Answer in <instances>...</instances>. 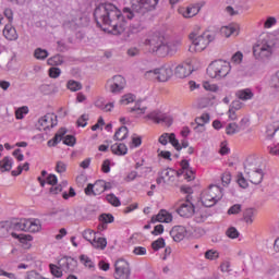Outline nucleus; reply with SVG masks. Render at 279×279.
<instances>
[{
    "mask_svg": "<svg viewBox=\"0 0 279 279\" xmlns=\"http://www.w3.org/2000/svg\"><path fill=\"white\" fill-rule=\"evenodd\" d=\"M160 0H131V7L121 10L112 2H100L94 10V19L97 27L106 31L104 27H110L113 36H120L125 32V19H143L154 12Z\"/></svg>",
    "mask_w": 279,
    "mask_h": 279,
    "instance_id": "obj_1",
    "label": "nucleus"
},
{
    "mask_svg": "<svg viewBox=\"0 0 279 279\" xmlns=\"http://www.w3.org/2000/svg\"><path fill=\"white\" fill-rule=\"evenodd\" d=\"M231 70L232 66L230 65V62L219 59L209 64L207 73L214 80H221L227 77Z\"/></svg>",
    "mask_w": 279,
    "mask_h": 279,
    "instance_id": "obj_2",
    "label": "nucleus"
},
{
    "mask_svg": "<svg viewBox=\"0 0 279 279\" xmlns=\"http://www.w3.org/2000/svg\"><path fill=\"white\" fill-rule=\"evenodd\" d=\"M165 35L160 32H155L148 35V38L145 39L144 45L149 47V51L160 56L161 51L165 49Z\"/></svg>",
    "mask_w": 279,
    "mask_h": 279,
    "instance_id": "obj_3",
    "label": "nucleus"
},
{
    "mask_svg": "<svg viewBox=\"0 0 279 279\" xmlns=\"http://www.w3.org/2000/svg\"><path fill=\"white\" fill-rule=\"evenodd\" d=\"M190 40H192V44L194 45V51H204L215 40V34H210L209 32H205L202 35L191 33L190 34Z\"/></svg>",
    "mask_w": 279,
    "mask_h": 279,
    "instance_id": "obj_4",
    "label": "nucleus"
},
{
    "mask_svg": "<svg viewBox=\"0 0 279 279\" xmlns=\"http://www.w3.org/2000/svg\"><path fill=\"white\" fill-rule=\"evenodd\" d=\"M65 134H66L65 128L59 129V131L54 134L53 138L48 141V147H56V145H58V143H60L63 137H64L63 145H68V147H75V143H77L75 135H65Z\"/></svg>",
    "mask_w": 279,
    "mask_h": 279,
    "instance_id": "obj_5",
    "label": "nucleus"
},
{
    "mask_svg": "<svg viewBox=\"0 0 279 279\" xmlns=\"http://www.w3.org/2000/svg\"><path fill=\"white\" fill-rule=\"evenodd\" d=\"M244 171L252 184H260L263 182V178L265 177V173H263V169L260 168H254L252 167V163L246 161L244 163Z\"/></svg>",
    "mask_w": 279,
    "mask_h": 279,
    "instance_id": "obj_6",
    "label": "nucleus"
},
{
    "mask_svg": "<svg viewBox=\"0 0 279 279\" xmlns=\"http://www.w3.org/2000/svg\"><path fill=\"white\" fill-rule=\"evenodd\" d=\"M123 88H125V77L121 75H114L112 78L107 81L106 89L113 95H119Z\"/></svg>",
    "mask_w": 279,
    "mask_h": 279,
    "instance_id": "obj_7",
    "label": "nucleus"
},
{
    "mask_svg": "<svg viewBox=\"0 0 279 279\" xmlns=\"http://www.w3.org/2000/svg\"><path fill=\"white\" fill-rule=\"evenodd\" d=\"M149 75H157L156 80H158V82H168L173 75V70L171 66L167 65L145 73V77H149Z\"/></svg>",
    "mask_w": 279,
    "mask_h": 279,
    "instance_id": "obj_8",
    "label": "nucleus"
},
{
    "mask_svg": "<svg viewBox=\"0 0 279 279\" xmlns=\"http://www.w3.org/2000/svg\"><path fill=\"white\" fill-rule=\"evenodd\" d=\"M191 199H193V196L186 195L185 203L181 204L177 209L180 217H185V219H189L195 215V205L191 203Z\"/></svg>",
    "mask_w": 279,
    "mask_h": 279,
    "instance_id": "obj_9",
    "label": "nucleus"
},
{
    "mask_svg": "<svg viewBox=\"0 0 279 279\" xmlns=\"http://www.w3.org/2000/svg\"><path fill=\"white\" fill-rule=\"evenodd\" d=\"M58 125V116L54 113H47L41 117L36 124L37 130H51V128H56Z\"/></svg>",
    "mask_w": 279,
    "mask_h": 279,
    "instance_id": "obj_10",
    "label": "nucleus"
},
{
    "mask_svg": "<svg viewBox=\"0 0 279 279\" xmlns=\"http://www.w3.org/2000/svg\"><path fill=\"white\" fill-rule=\"evenodd\" d=\"M147 119L155 121V123H163L168 128H171L173 124V118L160 110L151 111L147 114Z\"/></svg>",
    "mask_w": 279,
    "mask_h": 279,
    "instance_id": "obj_11",
    "label": "nucleus"
},
{
    "mask_svg": "<svg viewBox=\"0 0 279 279\" xmlns=\"http://www.w3.org/2000/svg\"><path fill=\"white\" fill-rule=\"evenodd\" d=\"M116 271H114V278L116 279H130L131 270H130V264L125 262L124 259L117 260L114 264Z\"/></svg>",
    "mask_w": 279,
    "mask_h": 279,
    "instance_id": "obj_12",
    "label": "nucleus"
},
{
    "mask_svg": "<svg viewBox=\"0 0 279 279\" xmlns=\"http://www.w3.org/2000/svg\"><path fill=\"white\" fill-rule=\"evenodd\" d=\"M272 48L268 44H259L253 48V56L256 60H267L271 58Z\"/></svg>",
    "mask_w": 279,
    "mask_h": 279,
    "instance_id": "obj_13",
    "label": "nucleus"
},
{
    "mask_svg": "<svg viewBox=\"0 0 279 279\" xmlns=\"http://www.w3.org/2000/svg\"><path fill=\"white\" fill-rule=\"evenodd\" d=\"M158 142L160 145H168L171 143L177 151H182V146H180V141L175 137V133H163L159 136Z\"/></svg>",
    "mask_w": 279,
    "mask_h": 279,
    "instance_id": "obj_14",
    "label": "nucleus"
},
{
    "mask_svg": "<svg viewBox=\"0 0 279 279\" xmlns=\"http://www.w3.org/2000/svg\"><path fill=\"white\" fill-rule=\"evenodd\" d=\"M223 197V189L219 185H210L208 191L203 195V201L221 199Z\"/></svg>",
    "mask_w": 279,
    "mask_h": 279,
    "instance_id": "obj_15",
    "label": "nucleus"
},
{
    "mask_svg": "<svg viewBox=\"0 0 279 279\" xmlns=\"http://www.w3.org/2000/svg\"><path fill=\"white\" fill-rule=\"evenodd\" d=\"M191 73H193V66L191 65L190 62H184L179 64L174 71L175 77H179L180 80H184V77H189Z\"/></svg>",
    "mask_w": 279,
    "mask_h": 279,
    "instance_id": "obj_16",
    "label": "nucleus"
},
{
    "mask_svg": "<svg viewBox=\"0 0 279 279\" xmlns=\"http://www.w3.org/2000/svg\"><path fill=\"white\" fill-rule=\"evenodd\" d=\"M173 221V216L167 210L161 209L158 215H155L150 219V223H171Z\"/></svg>",
    "mask_w": 279,
    "mask_h": 279,
    "instance_id": "obj_17",
    "label": "nucleus"
},
{
    "mask_svg": "<svg viewBox=\"0 0 279 279\" xmlns=\"http://www.w3.org/2000/svg\"><path fill=\"white\" fill-rule=\"evenodd\" d=\"M58 265L61 267L62 271H75L77 262L73 257H63L58 262Z\"/></svg>",
    "mask_w": 279,
    "mask_h": 279,
    "instance_id": "obj_18",
    "label": "nucleus"
},
{
    "mask_svg": "<svg viewBox=\"0 0 279 279\" xmlns=\"http://www.w3.org/2000/svg\"><path fill=\"white\" fill-rule=\"evenodd\" d=\"M170 236L175 241V243H180V241H184L186 236V228L184 226H175L170 231Z\"/></svg>",
    "mask_w": 279,
    "mask_h": 279,
    "instance_id": "obj_19",
    "label": "nucleus"
},
{
    "mask_svg": "<svg viewBox=\"0 0 279 279\" xmlns=\"http://www.w3.org/2000/svg\"><path fill=\"white\" fill-rule=\"evenodd\" d=\"M178 47H180V41H165L163 44V50H161L159 56H173L178 52Z\"/></svg>",
    "mask_w": 279,
    "mask_h": 279,
    "instance_id": "obj_20",
    "label": "nucleus"
},
{
    "mask_svg": "<svg viewBox=\"0 0 279 279\" xmlns=\"http://www.w3.org/2000/svg\"><path fill=\"white\" fill-rule=\"evenodd\" d=\"M3 36L7 40H17L19 34L16 33V28L12 26V24H5L3 29Z\"/></svg>",
    "mask_w": 279,
    "mask_h": 279,
    "instance_id": "obj_21",
    "label": "nucleus"
},
{
    "mask_svg": "<svg viewBox=\"0 0 279 279\" xmlns=\"http://www.w3.org/2000/svg\"><path fill=\"white\" fill-rule=\"evenodd\" d=\"M112 154H116V156H125L128 154V146L123 143L121 144H113L111 146Z\"/></svg>",
    "mask_w": 279,
    "mask_h": 279,
    "instance_id": "obj_22",
    "label": "nucleus"
},
{
    "mask_svg": "<svg viewBox=\"0 0 279 279\" xmlns=\"http://www.w3.org/2000/svg\"><path fill=\"white\" fill-rule=\"evenodd\" d=\"M129 133L128 126H120L113 135V141H125Z\"/></svg>",
    "mask_w": 279,
    "mask_h": 279,
    "instance_id": "obj_23",
    "label": "nucleus"
},
{
    "mask_svg": "<svg viewBox=\"0 0 279 279\" xmlns=\"http://www.w3.org/2000/svg\"><path fill=\"white\" fill-rule=\"evenodd\" d=\"M208 121H210V114L203 113L199 118L195 119V123L197 125L195 128V130H198V128H202V130H199V132H204V125H206V123H208Z\"/></svg>",
    "mask_w": 279,
    "mask_h": 279,
    "instance_id": "obj_24",
    "label": "nucleus"
},
{
    "mask_svg": "<svg viewBox=\"0 0 279 279\" xmlns=\"http://www.w3.org/2000/svg\"><path fill=\"white\" fill-rule=\"evenodd\" d=\"M236 97L242 101H247L254 97V93L250 88L241 89L236 92Z\"/></svg>",
    "mask_w": 279,
    "mask_h": 279,
    "instance_id": "obj_25",
    "label": "nucleus"
},
{
    "mask_svg": "<svg viewBox=\"0 0 279 279\" xmlns=\"http://www.w3.org/2000/svg\"><path fill=\"white\" fill-rule=\"evenodd\" d=\"M93 247H96V250H106V246L108 245V241L106 238H97L94 236L92 241Z\"/></svg>",
    "mask_w": 279,
    "mask_h": 279,
    "instance_id": "obj_26",
    "label": "nucleus"
},
{
    "mask_svg": "<svg viewBox=\"0 0 279 279\" xmlns=\"http://www.w3.org/2000/svg\"><path fill=\"white\" fill-rule=\"evenodd\" d=\"M96 108L100 110H105L106 112H110L111 108H114V102L107 104L104 102V98H99L95 102Z\"/></svg>",
    "mask_w": 279,
    "mask_h": 279,
    "instance_id": "obj_27",
    "label": "nucleus"
},
{
    "mask_svg": "<svg viewBox=\"0 0 279 279\" xmlns=\"http://www.w3.org/2000/svg\"><path fill=\"white\" fill-rule=\"evenodd\" d=\"M12 158L10 157H4L2 160H0V171H2V173L4 171H10L12 169Z\"/></svg>",
    "mask_w": 279,
    "mask_h": 279,
    "instance_id": "obj_28",
    "label": "nucleus"
},
{
    "mask_svg": "<svg viewBox=\"0 0 279 279\" xmlns=\"http://www.w3.org/2000/svg\"><path fill=\"white\" fill-rule=\"evenodd\" d=\"M104 186H106V181L104 180H98L94 183V191H93V195H101V193L105 192Z\"/></svg>",
    "mask_w": 279,
    "mask_h": 279,
    "instance_id": "obj_29",
    "label": "nucleus"
},
{
    "mask_svg": "<svg viewBox=\"0 0 279 279\" xmlns=\"http://www.w3.org/2000/svg\"><path fill=\"white\" fill-rule=\"evenodd\" d=\"M199 13V5H192L187 7L185 13H183V16L185 19H193V16H196V14Z\"/></svg>",
    "mask_w": 279,
    "mask_h": 279,
    "instance_id": "obj_30",
    "label": "nucleus"
},
{
    "mask_svg": "<svg viewBox=\"0 0 279 279\" xmlns=\"http://www.w3.org/2000/svg\"><path fill=\"white\" fill-rule=\"evenodd\" d=\"M64 62V59L60 54H56L47 60L49 66H60Z\"/></svg>",
    "mask_w": 279,
    "mask_h": 279,
    "instance_id": "obj_31",
    "label": "nucleus"
},
{
    "mask_svg": "<svg viewBox=\"0 0 279 279\" xmlns=\"http://www.w3.org/2000/svg\"><path fill=\"white\" fill-rule=\"evenodd\" d=\"M239 132H241V128H239V124L236 123H229L226 128V134H228V136H232L233 134H239Z\"/></svg>",
    "mask_w": 279,
    "mask_h": 279,
    "instance_id": "obj_32",
    "label": "nucleus"
},
{
    "mask_svg": "<svg viewBox=\"0 0 279 279\" xmlns=\"http://www.w3.org/2000/svg\"><path fill=\"white\" fill-rule=\"evenodd\" d=\"M11 236H13V239H19L20 242L26 245L27 243H29V241H33L34 239L31 234H16L14 232H11Z\"/></svg>",
    "mask_w": 279,
    "mask_h": 279,
    "instance_id": "obj_33",
    "label": "nucleus"
},
{
    "mask_svg": "<svg viewBox=\"0 0 279 279\" xmlns=\"http://www.w3.org/2000/svg\"><path fill=\"white\" fill-rule=\"evenodd\" d=\"M34 57L37 60H47V58H49V51L43 49V48H37L34 51Z\"/></svg>",
    "mask_w": 279,
    "mask_h": 279,
    "instance_id": "obj_34",
    "label": "nucleus"
},
{
    "mask_svg": "<svg viewBox=\"0 0 279 279\" xmlns=\"http://www.w3.org/2000/svg\"><path fill=\"white\" fill-rule=\"evenodd\" d=\"M234 32H236V27L229 25V26H222L220 28V34L222 36H226V38H230L232 36V34H234Z\"/></svg>",
    "mask_w": 279,
    "mask_h": 279,
    "instance_id": "obj_35",
    "label": "nucleus"
},
{
    "mask_svg": "<svg viewBox=\"0 0 279 279\" xmlns=\"http://www.w3.org/2000/svg\"><path fill=\"white\" fill-rule=\"evenodd\" d=\"M12 232V229L10 228V221H2L0 222V236H7Z\"/></svg>",
    "mask_w": 279,
    "mask_h": 279,
    "instance_id": "obj_36",
    "label": "nucleus"
},
{
    "mask_svg": "<svg viewBox=\"0 0 279 279\" xmlns=\"http://www.w3.org/2000/svg\"><path fill=\"white\" fill-rule=\"evenodd\" d=\"M243 220L245 223H254V208H247L243 213Z\"/></svg>",
    "mask_w": 279,
    "mask_h": 279,
    "instance_id": "obj_37",
    "label": "nucleus"
},
{
    "mask_svg": "<svg viewBox=\"0 0 279 279\" xmlns=\"http://www.w3.org/2000/svg\"><path fill=\"white\" fill-rule=\"evenodd\" d=\"M80 262L88 267V269H95V263H93V259H90V257L86 255H81Z\"/></svg>",
    "mask_w": 279,
    "mask_h": 279,
    "instance_id": "obj_38",
    "label": "nucleus"
},
{
    "mask_svg": "<svg viewBox=\"0 0 279 279\" xmlns=\"http://www.w3.org/2000/svg\"><path fill=\"white\" fill-rule=\"evenodd\" d=\"M9 226L11 229V232H23V227L21 220L15 221H9Z\"/></svg>",
    "mask_w": 279,
    "mask_h": 279,
    "instance_id": "obj_39",
    "label": "nucleus"
},
{
    "mask_svg": "<svg viewBox=\"0 0 279 279\" xmlns=\"http://www.w3.org/2000/svg\"><path fill=\"white\" fill-rule=\"evenodd\" d=\"M63 27L65 29H70L71 32H75L80 25L77 24L76 20H69L63 23Z\"/></svg>",
    "mask_w": 279,
    "mask_h": 279,
    "instance_id": "obj_40",
    "label": "nucleus"
},
{
    "mask_svg": "<svg viewBox=\"0 0 279 279\" xmlns=\"http://www.w3.org/2000/svg\"><path fill=\"white\" fill-rule=\"evenodd\" d=\"M68 88L69 90H72V93H77V90H82V83L77 81H69Z\"/></svg>",
    "mask_w": 279,
    "mask_h": 279,
    "instance_id": "obj_41",
    "label": "nucleus"
},
{
    "mask_svg": "<svg viewBox=\"0 0 279 279\" xmlns=\"http://www.w3.org/2000/svg\"><path fill=\"white\" fill-rule=\"evenodd\" d=\"M160 173H162V175L165 178H168L170 182H173L175 180V170L174 169L167 168V169L162 170Z\"/></svg>",
    "mask_w": 279,
    "mask_h": 279,
    "instance_id": "obj_42",
    "label": "nucleus"
},
{
    "mask_svg": "<svg viewBox=\"0 0 279 279\" xmlns=\"http://www.w3.org/2000/svg\"><path fill=\"white\" fill-rule=\"evenodd\" d=\"M106 199L111 206L119 207L121 206V201L114 194H109L106 196Z\"/></svg>",
    "mask_w": 279,
    "mask_h": 279,
    "instance_id": "obj_43",
    "label": "nucleus"
},
{
    "mask_svg": "<svg viewBox=\"0 0 279 279\" xmlns=\"http://www.w3.org/2000/svg\"><path fill=\"white\" fill-rule=\"evenodd\" d=\"M165 245H166L165 238H159L158 240H156L151 243V247L155 252H158V250H162V247H165Z\"/></svg>",
    "mask_w": 279,
    "mask_h": 279,
    "instance_id": "obj_44",
    "label": "nucleus"
},
{
    "mask_svg": "<svg viewBox=\"0 0 279 279\" xmlns=\"http://www.w3.org/2000/svg\"><path fill=\"white\" fill-rule=\"evenodd\" d=\"M95 236H97V233H95V231L90 229H87L83 232V239H85V241H88L92 244H93V239H95Z\"/></svg>",
    "mask_w": 279,
    "mask_h": 279,
    "instance_id": "obj_45",
    "label": "nucleus"
},
{
    "mask_svg": "<svg viewBox=\"0 0 279 279\" xmlns=\"http://www.w3.org/2000/svg\"><path fill=\"white\" fill-rule=\"evenodd\" d=\"M50 271L54 278H62V267L50 264Z\"/></svg>",
    "mask_w": 279,
    "mask_h": 279,
    "instance_id": "obj_46",
    "label": "nucleus"
},
{
    "mask_svg": "<svg viewBox=\"0 0 279 279\" xmlns=\"http://www.w3.org/2000/svg\"><path fill=\"white\" fill-rule=\"evenodd\" d=\"M205 258H207V260H217V258H219V252L208 250L205 252Z\"/></svg>",
    "mask_w": 279,
    "mask_h": 279,
    "instance_id": "obj_47",
    "label": "nucleus"
},
{
    "mask_svg": "<svg viewBox=\"0 0 279 279\" xmlns=\"http://www.w3.org/2000/svg\"><path fill=\"white\" fill-rule=\"evenodd\" d=\"M239 230H236V228L234 227H230L229 229H227L226 231V235L229 238V239H239Z\"/></svg>",
    "mask_w": 279,
    "mask_h": 279,
    "instance_id": "obj_48",
    "label": "nucleus"
},
{
    "mask_svg": "<svg viewBox=\"0 0 279 279\" xmlns=\"http://www.w3.org/2000/svg\"><path fill=\"white\" fill-rule=\"evenodd\" d=\"M238 184L241 189H247V186H250V184L247 183V180L245 179V177H243V173H238Z\"/></svg>",
    "mask_w": 279,
    "mask_h": 279,
    "instance_id": "obj_49",
    "label": "nucleus"
},
{
    "mask_svg": "<svg viewBox=\"0 0 279 279\" xmlns=\"http://www.w3.org/2000/svg\"><path fill=\"white\" fill-rule=\"evenodd\" d=\"M21 223H22V232H29L32 231V220H27V219H21Z\"/></svg>",
    "mask_w": 279,
    "mask_h": 279,
    "instance_id": "obj_50",
    "label": "nucleus"
},
{
    "mask_svg": "<svg viewBox=\"0 0 279 279\" xmlns=\"http://www.w3.org/2000/svg\"><path fill=\"white\" fill-rule=\"evenodd\" d=\"M48 73H49V77L57 80V77H60V74L62 73V71L60 70V68L52 66L49 69Z\"/></svg>",
    "mask_w": 279,
    "mask_h": 279,
    "instance_id": "obj_51",
    "label": "nucleus"
},
{
    "mask_svg": "<svg viewBox=\"0 0 279 279\" xmlns=\"http://www.w3.org/2000/svg\"><path fill=\"white\" fill-rule=\"evenodd\" d=\"M99 219L102 223H112L114 221V216H112V214H101Z\"/></svg>",
    "mask_w": 279,
    "mask_h": 279,
    "instance_id": "obj_52",
    "label": "nucleus"
},
{
    "mask_svg": "<svg viewBox=\"0 0 279 279\" xmlns=\"http://www.w3.org/2000/svg\"><path fill=\"white\" fill-rule=\"evenodd\" d=\"M126 53L130 58H136L141 56V49H138L137 47H131L128 49Z\"/></svg>",
    "mask_w": 279,
    "mask_h": 279,
    "instance_id": "obj_53",
    "label": "nucleus"
},
{
    "mask_svg": "<svg viewBox=\"0 0 279 279\" xmlns=\"http://www.w3.org/2000/svg\"><path fill=\"white\" fill-rule=\"evenodd\" d=\"M231 61L234 62L235 64H241V62H243V52L241 51L235 52L232 56Z\"/></svg>",
    "mask_w": 279,
    "mask_h": 279,
    "instance_id": "obj_54",
    "label": "nucleus"
},
{
    "mask_svg": "<svg viewBox=\"0 0 279 279\" xmlns=\"http://www.w3.org/2000/svg\"><path fill=\"white\" fill-rule=\"evenodd\" d=\"M136 99V96L133 94H126L122 97L121 104H132Z\"/></svg>",
    "mask_w": 279,
    "mask_h": 279,
    "instance_id": "obj_55",
    "label": "nucleus"
},
{
    "mask_svg": "<svg viewBox=\"0 0 279 279\" xmlns=\"http://www.w3.org/2000/svg\"><path fill=\"white\" fill-rule=\"evenodd\" d=\"M221 181L223 186H228V184H230L232 181V174H230V172H225L221 177Z\"/></svg>",
    "mask_w": 279,
    "mask_h": 279,
    "instance_id": "obj_56",
    "label": "nucleus"
},
{
    "mask_svg": "<svg viewBox=\"0 0 279 279\" xmlns=\"http://www.w3.org/2000/svg\"><path fill=\"white\" fill-rule=\"evenodd\" d=\"M140 110L141 114H145L147 107H141V101H137L133 108L130 109V112H136Z\"/></svg>",
    "mask_w": 279,
    "mask_h": 279,
    "instance_id": "obj_57",
    "label": "nucleus"
},
{
    "mask_svg": "<svg viewBox=\"0 0 279 279\" xmlns=\"http://www.w3.org/2000/svg\"><path fill=\"white\" fill-rule=\"evenodd\" d=\"M87 121H88V114H83V116H81V118L77 120L76 123H77L78 128H86Z\"/></svg>",
    "mask_w": 279,
    "mask_h": 279,
    "instance_id": "obj_58",
    "label": "nucleus"
},
{
    "mask_svg": "<svg viewBox=\"0 0 279 279\" xmlns=\"http://www.w3.org/2000/svg\"><path fill=\"white\" fill-rule=\"evenodd\" d=\"M239 213H241V205L239 204L231 206L228 210V215H239Z\"/></svg>",
    "mask_w": 279,
    "mask_h": 279,
    "instance_id": "obj_59",
    "label": "nucleus"
},
{
    "mask_svg": "<svg viewBox=\"0 0 279 279\" xmlns=\"http://www.w3.org/2000/svg\"><path fill=\"white\" fill-rule=\"evenodd\" d=\"M204 88L205 90H210L211 93H217V90H219V86L208 82L204 83Z\"/></svg>",
    "mask_w": 279,
    "mask_h": 279,
    "instance_id": "obj_60",
    "label": "nucleus"
},
{
    "mask_svg": "<svg viewBox=\"0 0 279 279\" xmlns=\"http://www.w3.org/2000/svg\"><path fill=\"white\" fill-rule=\"evenodd\" d=\"M28 110L27 107H22L15 111L16 119H23L24 114H27Z\"/></svg>",
    "mask_w": 279,
    "mask_h": 279,
    "instance_id": "obj_61",
    "label": "nucleus"
},
{
    "mask_svg": "<svg viewBox=\"0 0 279 279\" xmlns=\"http://www.w3.org/2000/svg\"><path fill=\"white\" fill-rule=\"evenodd\" d=\"M56 171L57 173H64V171H66V163L58 161L56 166Z\"/></svg>",
    "mask_w": 279,
    "mask_h": 279,
    "instance_id": "obj_62",
    "label": "nucleus"
},
{
    "mask_svg": "<svg viewBox=\"0 0 279 279\" xmlns=\"http://www.w3.org/2000/svg\"><path fill=\"white\" fill-rule=\"evenodd\" d=\"M269 154L272 156H279V143L268 147Z\"/></svg>",
    "mask_w": 279,
    "mask_h": 279,
    "instance_id": "obj_63",
    "label": "nucleus"
},
{
    "mask_svg": "<svg viewBox=\"0 0 279 279\" xmlns=\"http://www.w3.org/2000/svg\"><path fill=\"white\" fill-rule=\"evenodd\" d=\"M101 171L102 173H110V159H107L102 162Z\"/></svg>",
    "mask_w": 279,
    "mask_h": 279,
    "instance_id": "obj_64",
    "label": "nucleus"
}]
</instances>
